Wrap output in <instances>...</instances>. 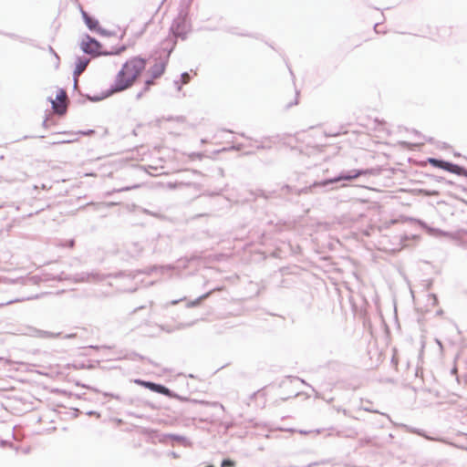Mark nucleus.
<instances>
[{
    "label": "nucleus",
    "instance_id": "nucleus-9",
    "mask_svg": "<svg viewBox=\"0 0 467 467\" xmlns=\"http://www.w3.org/2000/svg\"><path fill=\"white\" fill-rule=\"evenodd\" d=\"M83 17H84L87 26L90 30H96L99 27V22L97 20L91 18L90 16H88L87 13H85V12L83 13Z\"/></svg>",
    "mask_w": 467,
    "mask_h": 467
},
{
    "label": "nucleus",
    "instance_id": "nucleus-2",
    "mask_svg": "<svg viewBox=\"0 0 467 467\" xmlns=\"http://www.w3.org/2000/svg\"><path fill=\"white\" fill-rule=\"evenodd\" d=\"M164 71H165L164 62H162L161 60L156 61L154 63V65H152L148 71L149 78L145 80L144 89L149 90L150 86H152L154 84V80L161 78V76L164 73Z\"/></svg>",
    "mask_w": 467,
    "mask_h": 467
},
{
    "label": "nucleus",
    "instance_id": "nucleus-11",
    "mask_svg": "<svg viewBox=\"0 0 467 467\" xmlns=\"http://www.w3.org/2000/svg\"><path fill=\"white\" fill-rule=\"evenodd\" d=\"M211 294H212V291H210V292L201 296L198 299H196L195 301L192 302L190 304V306H194L199 305L201 303V301L206 299Z\"/></svg>",
    "mask_w": 467,
    "mask_h": 467
},
{
    "label": "nucleus",
    "instance_id": "nucleus-15",
    "mask_svg": "<svg viewBox=\"0 0 467 467\" xmlns=\"http://www.w3.org/2000/svg\"><path fill=\"white\" fill-rule=\"evenodd\" d=\"M187 78H189L188 74H185L184 75V79H187Z\"/></svg>",
    "mask_w": 467,
    "mask_h": 467
},
{
    "label": "nucleus",
    "instance_id": "nucleus-8",
    "mask_svg": "<svg viewBox=\"0 0 467 467\" xmlns=\"http://www.w3.org/2000/svg\"><path fill=\"white\" fill-rule=\"evenodd\" d=\"M429 162L434 167H438L453 173H459L461 170V168L456 164H452L451 162H447L437 159H430Z\"/></svg>",
    "mask_w": 467,
    "mask_h": 467
},
{
    "label": "nucleus",
    "instance_id": "nucleus-4",
    "mask_svg": "<svg viewBox=\"0 0 467 467\" xmlns=\"http://www.w3.org/2000/svg\"><path fill=\"white\" fill-rule=\"evenodd\" d=\"M82 51L92 56H99L102 53V46L89 36H85L80 43Z\"/></svg>",
    "mask_w": 467,
    "mask_h": 467
},
{
    "label": "nucleus",
    "instance_id": "nucleus-12",
    "mask_svg": "<svg viewBox=\"0 0 467 467\" xmlns=\"http://www.w3.org/2000/svg\"><path fill=\"white\" fill-rule=\"evenodd\" d=\"M234 465H235V462L229 459L223 460L221 463V467H234Z\"/></svg>",
    "mask_w": 467,
    "mask_h": 467
},
{
    "label": "nucleus",
    "instance_id": "nucleus-3",
    "mask_svg": "<svg viewBox=\"0 0 467 467\" xmlns=\"http://www.w3.org/2000/svg\"><path fill=\"white\" fill-rule=\"evenodd\" d=\"M147 30V23L140 22L136 19H131L129 24L126 26L123 35L130 36L133 37L141 36Z\"/></svg>",
    "mask_w": 467,
    "mask_h": 467
},
{
    "label": "nucleus",
    "instance_id": "nucleus-5",
    "mask_svg": "<svg viewBox=\"0 0 467 467\" xmlns=\"http://www.w3.org/2000/svg\"><path fill=\"white\" fill-rule=\"evenodd\" d=\"M67 96L64 89H59L57 93L56 99L52 100V106L56 113L62 115L67 110Z\"/></svg>",
    "mask_w": 467,
    "mask_h": 467
},
{
    "label": "nucleus",
    "instance_id": "nucleus-14",
    "mask_svg": "<svg viewBox=\"0 0 467 467\" xmlns=\"http://www.w3.org/2000/svg\"><path fill=\"white\" fill-rule=\"evenodd\" d=\"M187 78H189L188 74H185L184 75V79H187Z\"/></svg>",
    "mask_w": 467,
    "mask_h": 467
},
{
    "label": "nucleus",
    "instance_id": "nucleus-6",
    "mask_svg": "<svg viewBox=\"0 0 467 467\" xmlns=\"http://www.w3.org/2000/svg\"><path fill=\"white\" fill-rule=\"evenodd\" d=\"M366 173H367V171H365L355 170V171H350L348 174L341 175L335 179L327 180V181H324L321 182H316L314 184V186H326L329 183L337 182L343 181V180L349 181V180L356 179V178H358L363 174H366Z\"/></svg>",
    "mask_w": 467,
    "mask_h": 467
},
{
    "label": "nucleus",
    "instance_id": "nucleus-1",
    "mask_svg": "<svg viewBox=\"0 0 467 467\" xmlns=\"http://www.w3.org/2000/svg\"><path fill=\"white\" fill-rule=\"evenodd\" d=\"M146 65V59L140 57L128 59L116 75L114 90L122 91L130 88L145 70Z\"/></svg>",
    "mask_w": 467,
    "mask_h": 467
},
{
    "label": "nucleus",
    "instance_id": "nucleus-10",
    "mask_svg": "<svg viewBox=\"0 0 467 467\" xmlns=\"http://www.w3.org/2000/svg\"><path fill=\"white\" fill-rule=\"evenodd\" d=\"M88 63V60H87V59H78L77 66H76V74H78V75L81 74L87 67Z\"/></svg>",
    "mask_w": 467,
    "mask_h": 467
},
{
    "label": "nucleus",
    "instance_id": "nucleus-13",
    "mask_svg": "<svg viewBox=\"0 0 467 467\" xmlns=\"http://www.w3.org/2000/svg\"><path fill=\"white\" fill-rule=\"evenodd\" d=\"M420 193H423L425 195H438V192H427V191H424V190H420L419 191Z\"/></svg>",
    "mask_w": 467,
    "mask_h": 467
},
{
    "label": "nucleus",
    "instance_id": "nucleus-7",
    "mask_svg": "<svg viewBox=\"0 0 467 467\" xmlns=\"http://www.w3.org/2000/svg\"><path fill=\"white\" fill-rule=\"evenodd\" d=\"M135 382L137 384L143 386V387H145L152 391H155L157 393L163 394L166 396H171L170 389L162 385H159V384L150 382V381H143V380H140V379L135 380Z\"/></svg>",
    "mask_w": 467,
    "mask_h": 467
}]
</instances>
